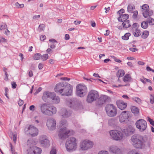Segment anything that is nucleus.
I'll list each match as a JSON object with an SVG mask.
<instances>
[{"mask_svg":"<svg viewBox=\"0 0 154 154\" xmlns=\"http://www.w3.org/2000/svg\"><path fill=\"white\" fill-rule=\"evenodd\" d=\"M116 103L117 106H127V103H124V102L122 100H118L116 101Z\"/></svg>","mask_w":154,"mask_h":154,"instance_id":"obj_32","label":"nucleus"},{"mask_svg":"<svg viewBox=\"0 0 154 154\" xmlns=\"http://www.w3.org/2000/svg\"><path fill=\"white\" fill-rule=\"evenodd\" d=\"M76 139L74 137L68 139L66 143V147L68 151L75 150L77 148Z\"/></svg>","mask_w":154,"mask_h":154,"instance_id":"obj_5","label":"nucleus"},{"mask_svg":"<svg viewBox=\"0 0 154 154\" xmlns=\"http://www.w3.org/2000/svg\"><path fill=\"white\" fill-rule=\"evenodd\" d=\"M40 143L42 146L47 147L50 145L49 141L46 138L45 136H41L40 138Z\"/></svg>","mask_w":154,"mask_h":154,"instance_id":"obj_17","label":"nucleus"},{"mask_svg":"<svg viewBox=\"0 0 154 154\" xmlns=\"http://www.w3.org/2000/svg\"><path fill=\"white\" fill-rule=\"evenodd\" d=\"M109 133L112 138L115 140L121 141L124 137L123 132L120 131L111 130L109 131Z\"/></svg>","mask_w":154,"mask_h":154,"instance_id":"obj_4","label":"nucleus"},{"mask_svg":"<svg viewBox=\"0 0 154 154\" xmlns=\"http://www.w3.org/2000/svg\"><path fill=\"white\" fill-rule=\"evenodd\" d=\"M51 99L52 100V103L54 104H58L59 103L60 101V97L58 96H56V94L54 93Z\"/></svg>","mask_w":154,"mask_h":154,"instance_id":"obj_22","label":"nucleus"},{"mask_svg":"<svg viewBox=\"0 0 154 154\" xmlns=\"http://www.w3.org/2000/svg\"><path fill=\"white\" fill-rule=\"evenodd\" d=\"M54 92L47 91L44 92L43 94L42 99L45 102L48 101L49 98L51 99Z\"/></svg>","mask_w":154,"mask_h":154,"instance_id":"obj_20","label":"nucleus"},{"mask_svg":"<svg viewBox=\"0 0 154 154\" xmlns=\"http://www.w3.org/2000/svg\"><path fill=\"white\" fill-rule=\"evenodd\" d=\"M46 38V36L45 35H42L41 37L40 40L41 41H44Z\"/></svg>","mask_w":154,"mask_h":154,"instance_id":"obj_59","label":"nucleus"},{"mask_svg":"<svg viewBox=\"0 0 154 154\" xmlns=\"http://www.w3.org/2000/svg\"><path fill=\"white\" fill-rule=\"evenodd\" d=\"M108 96L106 95H102L98 99V103L99 105L103 104L106 101Z\"/></svg>","mask_w":154,"mask_h":154,"instance_id":"obj_21","label":"nucleus"},{"mask_svg":"<svg viewBox=\"0 0 154 154\" xmlns=\"http://www.w3.org/2000/svg\"><path fill=\"white\" fill-rule=\"evenodd\" d=\"M7 27V26L6 24L0 25V29L2 30L4 29H6Z\"/></svg>","mask_w":154,"mask_h":154,"instance_id":"obj_53","label":"nucleus"},{"mask_svg":"<svg viewBox=\"0 0 154 154\" xmlns=\"http://www.w3.org/2000/svg\"><path fill=\"white\" fill-rule=\"evenodd\" d=\"M146 21L147 23L150 25H153L154 24V19L149 17L147 19Z\"/></svg>","mask_w":154,"mask_h":154,"instance_id":"obj_34","label":"nucleus"},{"mask_svg":"<svg viewBox=\"0 0 154 154\" xmlns=\"http://www.w3.org/2000/svg\"><path fill=\"white\" fill-rule=\"evenodd\" d=\"M131 35V34L130 33H127L125 34V35L122 36V38L125 40H127L128 39L129 37Z\"/></svg>","mask_w":154,"mask_h":154,"instance_id":"obj_37","label":"nucleus"},{"mask_svg":"<svg viewBox=\"0 0 154 154\" xmlns=\"http://www.w3.org/2000/svg\"><path fill=\"white\" fill-rule=\"evenodd\" d=\"M76 89L77 95L81 97H84L87 92V89L85 85L79 84L77 86Z\"/></svg>","mask_w":154,"mask_h":154,"instance_id":"obj_7","label":"nucleus"},{"mask_svg":"<svg viewBox=\"0 0 154 154\" xmlns=\"http://www.w3.org/2000/svg\"><path fill=\"white\" fill-rule=\"evenodd\" d=\"M24 102L23 100H20L18 101V103L19 106H22Z\"/></svg>","mask_w":154,"mask_h":154,"instance_id":"obj_55","label":"nucleus"},{"mask_svg":"<svg viewBox=\"0 0 154 154\" xmlns=\"http://www.w3.org/2000/svg\"><path fill=\"white\" fill-rule=\"evenodd\" d=\"M135 8V6L134 5H132L131 4L128 5L127 7V11L129 13H132L133 11Z\"/></svg>","mask_w":154,"mask_h":154,"instance_id":"obj_29","label":"nucleus"},{"mask_svg":"<svg viewBox=\"0 0 154 154\" xmlns=\"http://www.w3.org/2000/svg\"><path fill=\"white\" fill-rule=\"evenodd\" d=\"M8 74H5V77L4 78V80L7 81L8 80Z\"/></svg>","mask_w":154,"mask_h":154,"instance_id":"obj_62","label":"nucleus"},{"mask_svg":"<svg viewBox=\"0 0 154 154\" xmlns=\"http://www.w3.org/2000/svg\"><path fill=\"white\" fill-rule=\"evenodd\" d=\"M34 152L35 154H40L42 152V150L41 148L34 146Z\"/></svg>","mask_w":154,"mask_h":154,"instance_id":"obj_31","label":"nucleus"},{"mask_svg":"<svg viewBox=\"0 0 154 154\" xmlns=\"http://www.w3.org/2000/svg\"><path fill=\"white\" fill-rule=\"evenodd\" d=\"M142 12L143 16L145 18L151 16L153 12L152 10H150L148 5L145 4L142 6Z\"/></svg>","mask_w":154,"mask_h":154,"instance_id":"obj_10","label":"nucleus"},{"mask_svg":"<svg viewBox=\"0 0 154 154\" xmlns=\"http://www.w3.org/2000/svg\"><path fill=\"white\" fill-rule=\"evenodd\" d=\"M105 109L107 115L110 117L115 116L117 112L115 106H106Z\"/></svg>","mask_w":154,"mask_h":154,"instance_id":"obj_12","label":"nucleus"},{"mask_svg":"<svg viewBox=\"0 0 154 154\" xmlns=\"http://www.w3.org/2000/svg\"><path fill=\"white\" fill-rule=\"evenodd\" d=\"M17 134H14L12 137V139L14 143L16 142L17 140Z\"/></svg>","mask_w":154,"mask_h":154,"instance_id":"obj_48","label":"nucleus"},{"mask_svg":"<svg viewBox=\"0 0 154 154\" xmlns=\"http://www.w3.org/2000/svg\"><path fill=\"white\" fill-rule=\"evenodd\" d=\"M33 75V73L32 71L30 70L29 72V77H31Z\"/></svg>","mask_w":154,"mask_h":154,"instance_id":"obj_61","label":"nucleus"},{"mask_svg":"<svg viewBox=\"0 0 154 154\" xmlns=\"http://www.w3.org/2000/svg\"><path fill=\"white\" fill-rule=\"evenodd\" d=\"M109 151L112 154H122V150L118 146L112 145L109 147Z\"/></svg>","mask_w":154,"mask_h":154,"instance_id":"obj_15","label":"nucleus"},{"mask_svg":"<svg viewBox=\"0 0 154 154\" xmlns=\"http://www.w3.org/2000/svg\"><path fill=\"white\" fill-rule=\"evenodd\" d=\"M122 25L123 26V28L126 29L129 27L131 26V25L129 23V20L124 21L122 23Z\"/></svg>","mask_w":154,"mask_h":154,"instance_id":"obj_27","label":"nucleus"},{"mask_svg":"<svg viewBox=\"0 0 154 154\" xmlns=\"http://www.w3.org/2000/svg\"><path fill=\"white\" fill-rule=\"evenodd\" d=\"M48 57V55L47 54H45L43 55L42 56L41 55V58L42 60L43 61L46 60Z\"/></svg>","mask_w":154,"mask_h":154,"instance_id":"obj_40","label":"nucleus"},{"mask_svg":"<svg viewBox=\"0 0 154 154\" xmlns=\"http://www.w3.org/2000/svg\"><path fill=\"white\" fill-rule=\"evenodd\" d=\"M135 125L136 127L140 131L143 132L145 131L147 127V124L146 122L143 119H140L137 121Z\"/></svg>","mask_w":154,"mask_h":154,"instance_id":"obj_9","label":"nucleus"},{"mask_svg":"<svg viewBox=\"0 0 154 154\" xmlns=\"http://www.w3.org/2000/svg\"><path fill=\"white\" fill-rule=\"evenodd\" d=\"M148 24L146 21H143L141 23V26L143 29H146L148 27Z\"/></svg>","mask_w":154,"mask_h":154,"instance_id":"obj_35","label":"nucleus"},{"mask_svg":"<svg viewBox=\"0 0 154 154\" xmlns=\"http://www.w3.org/2000/svg\"><path fill=\"white\" fill-rule=\"evenodd\" d=\"M132 32L133 33L134 36L136 37L140 36L141 34L140 31L138 29H135L134 32Z\"/></svg>","mask_w":154,"mask_h":154,"instance_id":"obj_28","label":"nucleus"},{"mask_svg":"<svg viewBox=\"0 0 154 154\" xmlns=\"http://www.w3.org/2000/svg\"><path fill=\"white\" fill-rule=\"evenodd\" d=\"M129 50L132 52H135L137 51L138 49L135 48H129Z\"/></svg>","mask_w":154,"mask_h":154,"instance_id":"obj_58","label":"nucleus"},{"mask_svg":"<svg viewBox=\"0 0 154 154\" xmlns=\"http://www.w3.org/2000/svg\"><path fill=\"white\" fill-rule=\"evenodd\" d=\"M132 99L139 104L141 103V100L137 97H133Z\"/></svg>","mask_w":154,"mask_h":154,"instance_id":"obj_39","label":"nucleus"},{"mask_svg":"<svg viewBox=\"0 0 154 154\" xmlns=\"http://www.w3.org/2000/svg\"><path fill=\"white\" fill-rule=\"evenodd\" d=\"M150 102L152 104L154 103V94H151L150 96Z\"/></svg>","mask_w":154,"mask_h":154,"instance_id":"obj_46","label":"nucleus"},{"mask_svg":"<svg viewBox=\"0 0 154 154\" xmlns=\"http://www.w3.org/2000/svg\"><path fill=\"white\" fill-rule=\"evenodd\" d=\"M132 13H133L132 17L134 19H136L137 18V16L138 14L137 11H134Z\"/></svg>","mask_w":154,"mask_h":154,"instance_id":"obj_44","label":"nucleus"},{"mask_svg":"<svg viewBox=\"0 0 154 154\" xmlns=\"http://www.w3.org/2000/svg\"><path fill=\"white\" fill-rule=\"evenodd\" d=\"M0 42H7V40L3 37H0Z\"/></svg>","mask_w":154,"mask_h":154,"instance_id":"obj_50","label":"nucleus"},{"mask_svg":"<svg viewBox=\"0 0 154 154\" xmlns=\"http://www.w3.org/2000/svg\"><path fill=\"white\" fill-rule=\"evenodd\" d=\"M139 25L137 23H134L132 26V29H131V31L132 32H134L135 29H137V28L139 26Z\"/></svg>","mask_w":154,"mask_h":154,"instance_id":"obj_41","label":"nucleus"},{"mask_svg":"<svg viewBox=\"0 0 154 154\" xmlns=\"http://www.w3.org/2000/svg\"><path fill=\"white\" fill-rule=\"evenodd\" d=\"M131 77L129 74H126L123 77V81L125 82H129L131 80Z\"/></svg>","mask_w":154,"mask_h":154,"instance_id":"obj_26","label":"nucleus"},{"mask_svg":"<svg viewBox=\"0 0 154 154\" xmlns=\"http://www.w3.org/2000/svg\"><path fill=\"white\" fill-rule=\"evenodd\" d=\"M149 35V32L148 31H144L143 32L141 35V37L145 39L147 38Z\"/></svg>","mask_w":154,"mask_h":154,"instance_id":"obj_33","label":"nucleus"},{"mask_svg":"<svg viewBox=\"0 0 154 154\" xmlns=\"http://www.w3.org/2000/svg\"><path fill=\"white\" fill-rule=\"evenodd\" d=\"M130 112L128 111L122 112L119 116V120L121 122H124L129 118V114Z\"/></svg>","mask_w":154,"mask_h":154,"instance_id":"obj_19","label":"nucleus"},{"mask_svg":"<svg viewBox=\"0 0 154 154\" xmlns=\"http://www.w3.org/2000/svg\"><path fill=\"white\" fill-rule=\"evenodd\" d=\"M125 12V10L123 8H122L117 12V14L120 15L121 14Z\"/></svg>","mask_w":154,"mask_h":154,"instance_id":"obj_51","label":"nucleus"},{"mask_svg":"<svg viewBox=\"0 0 154 154\" xmlns=\"http://www.w3.org/2000/svg\"><path fill=\"white\" fill-rule=\"evenodd\" d=\"M131 140L135 148L141 149L142 148L144 143L147 140V138L139 134H136L132 136Z\"/></svg>","mask_w":154,"mask_h":154,"instance_id":"obj_2","label":"nucleus"},{"mask_svg":"<svg viewBox=\"0 0 154 154\" xmlns=\"http://www.w3.org/2000/svg\"><path fill=\"white\" fill-rule=\"evenodd\" d=\"M42 90V88L41 87H39L38 89L36 90V92L34 93V95H35L37 94L38 92H40Z\"/></svg>","mask_w":154,"mask_h":154,"instance_id":"obj_56","label":"nucleus"},{"mask_svg":"<svg viewBox=\"0 0 154 154\" xmlns=\"http://www.w3.org/2000/svg\"><path fill=\"white\" fill-rule=\"evenodd\" d=\"M125 72L124 70L119 69L117 72L116 73L117 76L118 77H120L124 75Z\"/></svg>","mask_w":154,"mask_h":154,"instance_id":"obj_30","label":"nucleus"},{"mask_svg":"<svg viewBox=\"0 0 154 154\" xmlns=\"http://www.w3.org/2000/svg\"><path fill=\"white\" fill-rule=\"evenodd\" d=\"M131 109L132 112L135 116L138 115L139 113V109L137 106H131Z\"/></svg>","mask_w":154,"mask_h":154,"instance_id":"obj_24","label":"nucleus"},{"mask_svg":"<svg viewBox=\"0 0 154 154\" xmlns=\"http://www.w3.org/2000/svg\"><path fill=\"white\" fill-rule=\"evenodd\" d=\"M30 68L31 69H32L34 70L35 69V67L34 66V65L33 64H31L30 65Z\"/></svg>","mask_w":154,"mask_h":154,"instance_id":"obj_64","label":"nucleus"},{"mask_svg":"<svg viewBox=\"0 0 154 154\" xmlns=\"http://www.w3.org/2000/svg\"><path fill=\"white\" fill-rule=\"evenodd\" d=\"M147 121L149 122L151 125L154 126V121L153 119L150 118L149 117H147Z\"/></svg>","mask_w":154,"mask_h":154,"instance_id":"obj_43","label":"nucleus"},{"mask_svg":"<svg viewBox=\"0 0 154 154\" xmlns=\"http://www.w3.org/2000/svg\"><path fill=\"white\" fill-rule=\"evenodd\" d=\"M11 85H12V88L15 89L16 88L17 86V84H16V82H11Z\"/></svg>","mask_w":154,"mask_h":154,"instance_id":"obj_52","label":"nucleus"},{"mask_svg":"<svg viewBox=\"0 0 154 154\" xmlns=\"http://www.w3.org/2000/svg\"><path fill=\"white\" fill-rule=\"evenodd\" d=\"M26 132H27L32 137L37 136L38 134V130L37 128L33 126L30 125L25 130Z\"/></svg>","mask_w":154,"mask_h":154,"instance_id":"obj_13","label":"nucleus"},{"mask_svg":"<svg viewBox=\"0 0 154 154\" xmlns=\"http://www.w3.org/2000/svg\"><path fill=\"white\" fill-rule=\"evenodd\" d=\"M67 121L65 120L61 121L60 122V128L59 131L58 136L60 138L64 139L68 137L69 134L72 131L67 129L66 126L67 125Z\"/></svg>","mask_w":154,"mask_h":154,"instance_id":"obj_3","label":"nucleus"},{"mask_svg":"<svg viewBox=\"0 0 154 154\" xmlns=\"http://www.w3.org/2000/svg\"><path fill=\"white\" fill-rule=\"evenodd\" d=\"M46 125L49 129L51 130H53L56 128V121L54 119H49L48 120Z\"/></svg>","mask_w":154,"mask_h":154,"instance_id":"obj_16","label":"nucleus"},{"mask_svg":"<svg viewBox=\"0 0 154 154\" xmlns=\"http://www.w3.org/2000/svg\"><path fill=\"white\" fill-rule=\"evenodd\" d=\"M15 6L18 8H23L24 7L23 4H20L18 2H16L15 4Z\"/></svg>","mask_w":154,"mask_h":154,"instance_id":"obj_45","label":"nucleus"},{"mask_svg":"<svg viewBox=\"0 0 154 154\" xmlns=\"http://www.w3.org/2000/svg\"><path fill=\"white\" fill-rule=\"evenodd\" d=\"M93 143L89 140H85L80 144V149L82 150H86L91 148L93 146Z\"/></svg>","mask_w":154,"mask_h":154,"instance_id":"obj_11","label":"nucleus"},{"mask_svg":"<svg viewBox=\"0 0 154 154\" xmlns=\"http://www.w3.org/2000/svg\"><path fill=\"white\" fill-rule=\"evenodd\" d=\"M41 57V54L39 53H36L34 54L33 58L35 60H39Z\"/></svg>","mask_w":154,"mask_h":154,"instance_id":"obj_38","label":"nucleus"},{"mask_svg":"<svg viewBox=\"0 0 154 154\" xmlns=\"http://www.w3.org/2000/svg\"><path fill=\"white\" fill-rule=\"evenodd\" d=\"M60 115L63 118H67L70 116L72 112L70 110L65 108L62 109L59 112Z\"/></svg>","mask_w":154,"mask_h":154,"instance_id":"obj_14","label":"nucleus"},{"mask_svg":"<svg viewBox=\"0 0 154 154\" xmlns=\"http://www.w3.org/2000/svg\"><path fill=\"white\" fill-rule=\"evenodd\" d=\"M41 110L43 114L51 116L57 112V109L55 106H41Z\"/></svg>","mask_w":154,"mask_h":154,"instance_id":"obj_6","label":"nucleus"},{"mask_svg":"<svg viewBox=\"0 0 154 154\" xmlns=\"http://www.w3.org/2000/svg\"><path fill=\"white\" fill-rule=\"evenodd\" d=\"M39 27L41 29L43 30L45 28V26L43 24H40L39 26Z\"/></svg>","mask_w":154,"mask_h":154,"instance_id":"obj_63","label":"nucleus"},{"mask_svg":"<svg viewBox=\"0 0 154 154\" xmlns=\"http://www.w3.org/2000/svg\"><path fill=\"white\" fill-rule=\"evenodd\" d=\"M123 131L125 135L128 136L134 134L135 132V129L133 127L129 125L124 129Z\"/></svg>","mask_w":154,"mask_h":154,"instance_id":"obj_18","label":"nucleus"},{"mask_svg":"<svg viewBox=\"0 0 154 154\" xmlns=\"http://www.w3.org/2000/svg\"><path fill=\"white\" fill-rule=\"evenodd\" d=\"M40 15H35L33 16L32 18L33 20H35L38 18H39L40 17Z\"/></svg>","mask_w":154,"mask_h":154,"instance_id":"obj_60","label":"nucleus"},{"mask_svg":"<svg viewBox=\"0 0 154 154\" xmlns=\"http://www.w3.org/2000/svg\"><path fill=\"white\" fill-rule=\"evenodd\" d=\"M34 146H32L29 148L27 150V154H35Z\"/></svg>","mask_w":154,"mask_h":154,"instance_id":"obj_36","label":"nucleus"},{"mask_svg":"<svg viewBox=\"0 0 154 154\" xmlns=\"http://www.w3.org/2000/svg\"><path fill=\"white\" fill-rule=\"evenodd\" d=\"M83 79H84L86 80H87L89 82V83H91V82H93V81L92 80H91V79L93 80H94V81L95 80V79H93L90 78V79H89L86 78H85V77H83Z\"/></svg>","mask_w":154,"mask_h":154,"instance_id":"obj_49","label":"nucleus"},{"mask_svg":"<svg viewBox=\"0 0 154 154\" xmlns=\"http://www.w3.org/2000/svg\"><path fill=\"white\" fill-rule=\"evenodd\" d=\"M66 103L67 105H75V100L74 99H69L66 100Z\"/></svg>","mask_w":154,"mask_h":154,"instance_id":"obj_25","label":"nucleus"},{"mask_svg":"<svg viewBox=\"0 0 154 154\" xmlns=\"http://www.w3.org/2000/svg\"><path fill=\"white\" fill-rule=\"evenodd\" d=\"M98 97V92L96 91L92 90L88 93L86 101L88 103H91L93 101L96 100Z\"/></svg>","mask_w":154,"mask_h":154,"instance_id":"obj_8","label":"nucleus"},{"mask_svg":"<svg viewBox=\"0 0 154 154\" xmlns=\"http://www.w3.org/2000/svg\"><path fill=\"white\" fill-rule=\"evenodd\" d=\"M115 119H111L108 121L109 125L110 126H112L114 125L115 123Z\"/></svg>","mask_w":154,"mask_h":154,"instance_id":"obj_42","label":"nucleus"},{"mask_svg":"<svg viewBox=\"0 0 154 154\" xmlns=\"http://www.w3.org/2000/svg\"><path fill=\"white\" fill-rule=\"evenodd\" d=\"M129 154H139L136 152L134 150H132L129 152Z\"/></svg>","mask_w":154,"mask_h":154,"instance_id":"obj_54","label":"nucleus"},{"mask_svg":"<svg viewBox=\"0 0 154 154\" xmlns=\"http://www.w3.org/2000/svg\"><path fill=\"white\" fill-rule=\"evenodd\" d=\"M97 154H109L108 151L106 150H101Z\"/></svg>","mask_w":154,"mask_h":154,"instance_id":"obj_47","label":"nucleus"},{"mask_svg":"<svg viewBox=\"0 0 154 154\" xmlns=\"http://www.w3.org/2000/svg\"><path fill=\"white\" fill-rule=\"evenodd\" d=\"M56 151L55 149H52L50 152V154H56Z\"/></svg>","mask_w":154,"mask_h":154,"instance_id":"obj_57","label":"nucleus"},{"mask_svg":"<svg viewBox=\"0 0 154 154\" xmlns=\"http://www.w3.org/2000/svg\"><path fill=\"white\" fill-rule=\"evenodd\" d=\"M129 17V15L127 14H121L120 16L118 18V20L119 21L123 22L126 21Z\"/></svg>","mask_w":154,"mask_h":154,"instance_id":"obj_23","label":"nucleus"},{"mask_svg":"<svg viewBox=\"0 0 154 154\" xmlns=\"http://www.w3.org/2000/svg\"><path fill=\"white\" fill-rule=\"evenodd\" d=\"M72 86L68 83L61 82L57 84L54 88L56 92H58L62 95L70 96L72 94Z\"/></svg>","mask_w":154,"mask_h":154,"instance_id":"obj_1","label":"nucleus"}]
</instances>
